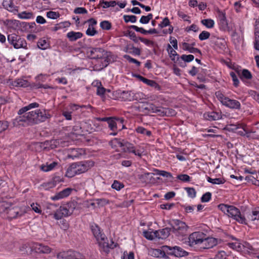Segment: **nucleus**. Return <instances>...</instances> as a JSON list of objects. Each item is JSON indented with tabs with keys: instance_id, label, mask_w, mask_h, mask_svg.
Here are the masks:
<instances>
[{
	"instance_id": "nucleus-1",
	"label": "nucleus",
	"mask_w": 259,
	"mask_h": 259,
	"mask_svg": "<svg viewBox=\"0 0 259 259\" xmlns=\"http://www.w3.org/2000/svg\"><path fill=\"white\" fill-rule=\"evenodd\" d=\"M39 104L37 103L34 102L21 108L18 112V114L20 116L15 119V123H20L21 122H24L28 125H33L45 121L47 119L50 118V114L47 113L45 110H41L40 109L29 112L21 116L29 110L37 108Z\"/></svg>"
},
{
	"instance_id": "nucleus-2",
	"label": "nucleus",
	"mask_w": 259,
	"mask_h": 259,
	"mask_svg": "<svg viewBox=\"0 0 259 259\" xmlns=\"http://www.w3.org/2000/svg\"><path fill=\"white\" fill-rule=\"evenodd\" d=\"M91 231L99 246L103 248H111L108 242V239L101 228L95 223L90 226Z\"/></svg>"
},
{
	"instance_id": "nucleus-3",
	"label": "nucleus",
	"mask_w": 259,
	"mask_h": 259,
	"mask_svg": "<svg viewBox=\"0 0 259 259\" xmlns=\"http://www.w3.org/2000/svg\"><path fill=\"white\" fill-rule=\"evenodd\" d=\"M25 249L27 253L32 252L49 253L51 252V248L47 245L37 242H31L23 245L22 247Z\"/></svg>"
},
{
	"instance_id": "nucleus-4",
	"label": "nucleus",
	"mask_w": 259,
	"mask_h": 259,
	"mask_svg": "<svg viewBox=\"0 0 259 259\" xmlns=\"http://www.w3.org/2000/svg\"><path fill=\"white\" fill-rule=\"evenodd\" d=\"M169 225L171 232L176 236H183L186 235L188 227L185 222L179 220H173Z\"/></svg>"
},
{
	"instance_id": "nucleus-5",
	"label": "nucleus",
	"mask_w": 259,
	"mask_h": 259,
	"mask_svg": "<svg viewBox=\"0 0 259 259\" xmlns=\"http://www.w3.org/2000/svg\"><path fill=\"white\" fill-rule=\"evenodd\" d=\"M7 40L8 42L16 49L20 48L28 49L25 39L15 33L8 34Z\"/></svg>"
},
{
	"instance_id": "nucleus-6",
	"label": "nucleus",
	"mask_w": 259,
	"mask_h": 259,
	"mask_svg": "<svg viewBox=\"0 0 259 259\" xmlns=\"http://www.w3.org/2000/svg\"><path fill=\"white\" fill-rule=\"evenodd\" d=\"M206 234L202 232H194L190 234L188 237V243L190 246L202 244L205 239Z\"/></svg>"
},
{
	"instance_id": "nucleus-7",
	"label": "nucleus",
	"mask_w": 259,
	"mask_h": 259,
	"mask_svg": "<svg viewBox=\"0 0 259 259\" xmlns=\"http://www.w3.org/2000/svg\"><path fill=\"white\" fill-rule=\"evenodd\" d=\"M164 249L166 254L180 257L187 255L188 253L183 249L181 247L177 246L170 247L165 245Z\"/></svg>"
},
{
	"instance_id": "nucleus-8",
	"label": "nucleus",
	"mask_w": 259,
	"mask_h": 259,
	"mask_svg": "<svg viewBox=\"0 0 259 259\" xmlns=\"http://www.w3.org/2000/svg\"><path fill=\"white\" fill-rule=\"evenodd\" d=\"M228 215L241 224H247L245 218L241 214L239 209L234 206L230 205Z\"/></svg>"
},
{
	"instance_id": "nucleus-9",
	"label": "nucleus",
	"mask_w": 259,
	"mask_h": 259,
	"mask_svg": "<svg viewBox=\"0 0 259 259\" xmlns=\"http://www.w3.org/2000/svg\"><path fill=\"white\" fill-rule=\"evenodd\" d=\"M76 166L78 174L87 171L94 165V162L91 160L74 162Z\"/></svg>"
},
{
	"instance_id": "nucleus-10",
	"label": "nucleus",
	"mask_w": 259,
	"mask_h": 259,
	"mask_svg": "<svg viewBox=\"0 0 259 259\" xmlns=\"http://www.w3.org/2000/svg\"><path fill=\"white\" fill-rule=\"evenodd\" d=\"M25 211L18 206H10L8 209L6 213L8 215V218L11 220L18 217H21L24 214Z\"/></svg>"
},
{
	"instance_id": "nucleus-11",
	"label": "nucleus",
	"mask_w": 259,
	"mask_h": 259,
	"mask_svg": "<svg viewBox=\"0 0 259 259\" xmlns=\"http://www.w3.org/2000/svg\"><path fill=\"white\" fill-rule=\"evenodd\" d=\"M84 106H79L77 104H70L62 112V115L67 120H71L72 119L71 113L73 111L77 110L79 107H84Z\"/></svg>"
},
{
	"instance_id": "nucleus-12",
	"label": "nucleus",
	"mask_w": 259,
	"mask_h": 259,
	"mask_svg": "<svg viewBox=\"0 0 259 259\" xmlns=\"http://www.w3.org/2000/svg\"><path fill=\"white\" fill-rule=\"evenodd\" d=\"M104 50L101 48H92L88 51V54L93 59H101L103 57Z\"/></svg>"
},
{
	"instance_id": "nucleus-13",
	"label": "nucleus",
	"mask_w": 259,
	"mask_h": 259,
	"mask_svg": "<svg viewBox=\"0 0 259 259\" xmlns=\"http://www.w3.org/2000/svg\"><path fill=\"white\" fill-rule=\"evenodd\" d=\"M154 174L151 172H146L142 175H139L138 178L143 183H154L157 180L153 177Z\"/></svg>"
},
{
	"instance_id": "nucleus-14",
	"label": "nucleus",
	"mask_w": 259,
	"mask_h": 259,
	"mask_svg": "<svg viewBox=\"0 0 259 259\" xmlns=\"http://www.w3.org/2000/svg\"><path fill=\"white\" fill-rule=\"evenodd\" d=\"M134 76L139 78L141 81H143L144 83L147 84V85L150 87L154 88L157 90H160L161 89V87L154 80L148 79L139 74H135Z\"/></svg>"
},
{
	"instance_id": "nucleus-15",
	"label": "nucleus",
	"mask_w": 259,
	"mask_h": 259,
	"mask_svg": "<svg viewBox=\"0 0 259 259\" xmlns=\"http://www.w3.org/2000/svg\"><path fill=\"white\" fill-rule=\"evenodd\" d=\"M170 231H171V228L168 227L155 231H154L155 236L159 239H166L169 236Z\"/></svg>"
},
{
	"instance_id": "nucleus-16",
	"label": "nucleus",
	"mask_w": 259,
	"mask_h": 259,
	"mask_svg": "<svg viewBox=\"0 0 259 259\" xmlns=\"http://www.w3.org/2000/svg\"><path fill=\"white\" fill-rule=\"evenodd\" d=\"M202 244H203V248L204 249L211 248L217 245L218 244L217 239L213 237H207L205 236L204 241Z\"/></svg>"
},
{
	"instance_id": "nucleus-17",
	"label": "nucleus",
	"mask_w": 259,
	"mask_h": 259,
	"mask_svg": "<svg viewBox=\"0 0 259 259\" xmlns=\"http://www.w3.org/2000/svg\"><path fill=\"white\" fill-rule=\"evenodd\" d=\"M224 105L232 109H239L240 108V103L236 100L230 99L228 97L225 99Z\"/></svg>"
},
{
	"instance_id": "nucleus-18",
	"label": "nucleus",
	"mask_w": 259,
	"mask_h": 259,
	"mask_svg": "<svg viewBox=\"0 0 259 259\" xmlns=\"http://www.w3.org/2000/svg\"><path fill=\"white\" fill-rule=\"evenodd\" d=\"M72 190V189L71 188H66L56 194L55 196L52 197V199L53 200H57L66 197L71 194Z\"/></svg>"
},
{
	"instance_id": "nucleus-19",
	"label": "nucleus",
	"mask_w": 259,
	"mask_h": 259,
	"mask_svg": "<svg viewBox=\"0 0 259 259\" xmlns=\"http://www.w3.org/2000/svg\"><path fill=\"white\" fill-rule=\"evenodd\" d=\"M3 7L8 11L14 12H18V7L16 6L12 0H4L2 3Z\"/></svg>"
},
{
	"instance_id": "nucleus-20",
	"label": "nucleus",
	"mask_w": 259,
	"mask_h": 259,
	"mask_svg": "<svg viewBox=\"0 0 259 259\" xmlns=\"http://www.w3.org/2000/svg\"><path fill=\"white\" fill-rule=\"evenodd\" d=\"M123 51L134 55L140 56L141 55V50L138 48L135 47L133 45H127L124 48Z\"/></svg>"
},
{
	"instance_id": "nucleus-21",
	"label": "nucleus",
	"mask_w": 259,
	"mask_h": 259,
	"mask_svg": "<svg viewBox=\"0 0 259 259\" xmlns=\"http://www.w3.org/2000/svg\"><path fill=\"white\" fill-rule=\"evenodd\" d=\"M76 175L78 174L77 171L76 166L74 162L67 169L65 176L68 178H72Z\"/></svg>"
},
{
	"instance_id": "nucleus-22",
	"label": "nucleus",
	"mask_w": 259,
	"mask_h": 259,
	"mask_svg": "<svg viewBox=\"0 0 259 259\" xmlns=\"http://www.w3.org/2000/svg\"><path fill=\"white\" fill-rule=\"evenodd\" d=\"M83 34L80 32L70 31L67 34V37L70 41H74L81 38Z\"/></svg>"
},
{
	"instance_id": "nucleus-23",
	"label": "nucleus",
	"mask_w": 259,
	"mask_h": 259,
	"mask_svg": "<svg viewBox=\"0 0 259 259\" xmlns=\"http://www.w3.org/2000/svg\"><path fill=\"white\" fill-rule=\"evenodd\" d=\"M132 94V91H122L120 93H119V97L123 101H132L133 99Z\"/></svg>"
},
{
	"instance_id": "nucleus-24",
	"label": "nucleus",
	"mask_w": 259,
	"mask_h": 259,
	"mask_svg": "<svg viewBox=\"0 0 259 259\" xmlns=\"http://www.w3.org/2000/svg\"><path fill=\"white\" fill-rule=\"evenodd\" d=\"M183 49L184 50L188 51L189 53H194V54L197 53L200 55L202 54L201 52L199 49L191 46L190 44H189L188 43L184 42L183 44Z\"/></svg>"
},
{
	"instance_id": "nucleus-25",
	"label": "nucleus",
	"mask_w": 259,
	"mask_h": 259,
	"mask_svg": "<svg viewBox=\"0 0 259 259\" xmlns=\"http://www.w3.org/2000/svg\"><path fill=\"white\" fill-rule=\"evenodd\" d=\"M240 79L243 80L244 79H251L252 78V75L251 72L247 69H244L242 70L241 73L238 72Z\"/></svg>"
},
{
	"instance_id": "nucleus-26",
	"label": "nucleus",
	"mask_w": 259,
	"mask_h": 259,
	"mask_svg": "<svg viewBox=\"0 0 259 259\" xmlns=\"http://www.w3.org/2000/svg\"><path fill=\"white\" fill-rule=\"evenodd\" d=\"M12 205V203L5 200L0 201V214L7 212L10 206Z\"/></svg>"
},
{
	"instance_id": "nucleus-27",
	"label": "nucleus",
	"mask_w": 259,
	"mask_h": 259,
	"mask_svg": "<svg viewBox=\"0 0 259 259\" xmlns=\"http://www.w3.org/2000/svg\"><path fill=\"white\" fill-rule=\"evenodd\" d=\"M101 59H104V61L106 63L105 67L107 66L110 62H111L113 61L112 53L105 50L103 54V57Z\"/></svg>"
},
{
	"instance_id": "nucleus-28",
	"label": "nucleus",
	"mask_w": 259,
	"mask_h": 259,
	"mask_svg": "<svg viewBox=\"0 0 259 259\" xmlns=\"http://www.w3.org/2000/svg\"><path fill=\"white\" fill-rule=\"evenodd\" d=\"M165 246H163L162 250L160 249H155L152 251L153 254L156 257H166V251H164Z\"/></svg>"
},
{
	"instance_id": "nucleus-29",
	"label": "nucleus",
	"mask_w": 259,
	"mask_h": 259,
	"mask_svg": "<svg viewBox=\"0 0 259 259\" xmlns=\"http://www.w3.org/2000/svg\"><path fill=\"white\" fill-rule=\"evenodd\" d=\"M167 51L168 52V54L169 57L171 60L174 62L176 61V57L179 58V55L177 54V53L172 49L170 45H168L167 46Z\"/></svg>"
},
{
	"instance_id": "nucleus-30",
	"label": "nucleus",
	"mask_w": 259,
	"mask_h": 259,
	"mask_svg": "<svg viewBox=\"0 0 259 259\" xmlns=\"http://www.w3.org/2000/svg\"><path fill=\"white\" fill-rule=\"evenodd\" d=\"M102 4H104L103 8L105 9V8H109L110 7H113L117 5V3L115 1L107 2V1H105L104 0H101L100 2V4H99V6H98V8H99L100 6Z\"/></svg>"
},
{
	"instance_id": "nucleus-31",
	"label": "nucleus",
	"mask_w": 259,
	"mask_h": 259,
	"mask_svg": "<svg viewBox=\"0 0 259 259\" xmlns=\"http://www.w3.org/2000/svg\"><path fill=\"white\" fill-rule=\"evenodd\" d=\"M12 85L15 87H25L28 85V81L23 79H18L13 82Z\"/></svg>"
},
{
	"instance_id": "nucleus-32",
	"label": "nucleus",
	"mask_w": 259,
	"mask_h": 259,
	"mask_svg": "<svg viewBox=\"0 0 259 259\" xmlns=\"http://www.w3.org/2000/svg\"><path fill=\"white\" fill-rule=\"evenodd\" d=\"M57 164L58 163L55 161L50 164L47 163L46 165L41 166V169L44 171H49L52 170Z\"/></svg>"
},
{
	"instance_id": "nucleus-33",
	"label": "nucleus",
	"mask_w": 259,
	"mask_h": 259,
	"mask_svg": "<svg viewBox=\"0 0 259 259\" xmlns=\"http://www.w3.org/2000/svg\"><path fill=\"white\" fill-rule=\"evenodd\" d=\"M207 117L209 120H217L221 118V114L219 112H211L207 114Z\"/></svg>"
},
{
	"instance_id": "nucleus-34",
	"label": "nucleus",
	"mask_w": 259,
	"mask_h": 259,
	"mask_svg": "<svg viewBox=\"0 0 259 259\" xmlns=\"http://www.w3.org/2000/svg\"><path fill=\"white\" fill-rule=\"evenodd\" d=\"M207 180L208 182L213 184H223L226 182L225 180L223 178L212 179L208 177Z\"/></svg>"
},
{
	"instance_id": "nucleus-35",
	"label": "nucleus",
	"mask_w": 259,
	"mask_h": 259,
	"mask_svg": "<svg viewBox=\"0 0 259 259\" xmlns=\"http://www.w3.org/2000/svg\"><path fill=\"white\" fill-rule=\"evenodd\" d=\"M136 131L137 133L146 135L148 137H150L152 135L151 132L148 130H147L145 128L142 126H138L136 128Z\"/></svg>"
},
{
	"instance_id": "nucleus-36",
	"label": "nucleus",
	"mask_w": 259,
	"mask_h": 259,
	"mask_svg": "<svg viewBox=\"0 0 259 259\" xmlns=\"http://www.w3.org/2000/svg\"><path fill=\"white\" fill-rule=\"evenodd\" d=\"M154 171L156 172V174L158 175L167 178H173L172 175L169 172H167L164 170H160L157 169H154Z\"/></svg>"
},
{
	"instance_id": "nucleus-37",
	"label": "nucleus",
	"mask_w": 259,
	"mask_h": 259,
	"mask_svg": "<svg viewBox=\"0 0 259 259\" xmlns=\"http://www.w3.org/2000/svg\"><path fill=\"white\" fill-rule=\"evenodd\" d=\"M135 147L133 144L126 141L125 142L124 148H122V150L125 152L132 153Z\"/></svg>"
},
{
	"instance_id": "nucleus-38",
	"label": "nucleus",
	"mask_w": 259,
	"mask_h": 259,
	"mask_svg": "<svg viewBox=\"0 0 259 259\" xmlns=\"http://www.w3.org/2000/svg\"><path fill=\"white\" fill-rule=\"evenodd\" d=\"M201 23L208 28H211L214 26V21L210 19H203L201 21Z\"/></svg>"
},
{
	"instance_id": "nucleus-39",
	"label": "nucleus",
	"mask_w": 259,
	"mask_h": 259,
	"mask_svg": "<svg viewBox=\"0 0 259 259\" xmlns=\"http://www.w3.org/2000/svg\"><path fill=\"white\" fill-rule=\"evenodd\" d=\"M115 118H117V117H111L108 122L109 127L113 131H116V120Z\"/></svg>"
},
{
	"instance_id": "nucleus-40",
	"label": "nucleus",
	"mask_w": 259,
	"mask_h": 259,
	"mask_svg": "<svg viewBox=\"0 0 259 259\" xmlns=\"http://www.w3.org/2000/svg\"><path fill=\"white\" fill-rule=\"evenodd\" d=\"M116 120V131H121L125 128V126L123 124L124 119L122 118H115Z\"/></svg>"
},
{
	"instance_id": "nucleus-41",
	"label": "nucleus",
	"mask_w": 259,
	"mask_h": 259,
	"mask_svg": "<svg viewBox=\"0 0 259 259\" xmlns=\"http://www.w3.org/2000/svg\"><path fill=\"white\" fill-rule=\"evenodd\" d=\"M100 27L103 30H109L111 28V23L107 20H104L100 23Z\"/></svg>"
},
{
	"instance_id": "nucleus-42",
	"label": "nucleus",
	"mask_w": 259,
	"mask_h": 259,
	"mask_svg": "<svg viewBox=\"0 0 259 259\" xmlns=\"http://www.w3.org/2000/svg\"><path fill=\"white\" fill-rule=\"evenodd\" d=\"M77 202L75 201H71L68 202L65 205L70 212L72 213L76 207Z\"/></svg>"
},
{
	"instance_id": "nucleus-43",
	"label": "nucleus",
	"mask_w": 259,
	"mask_h": 259,
	"mask_svg": "<svg viewBox=\"0 0 259 259\" xmlns=\"http://www.w3.org/2000/svg\"><path fill=\"white\" fill-rule=\"evenodd\" d=\"M59 12L54 11H49L47 13V17L52 19H56L60 17Z\"/></svg>"
},
{
	"instance_id": "nucleus-44",
	"label": "nucleus",
	"mask_w": 259,
	"mask_h": 259,
	"mask_svg": "<svg viewBox=\"0 0 259 259\" xmlns=\"http://www.w3.org/2000/svg\"><path fill=\"white\" fill-rule=\"evenodd\" d=\"M125 35L128 36L130 38L136 43H138L139 42V38L136 36V33L132 31L128 30L127 33L125 34Z\"/></svg>"
},
{
	"instance_id": "nucleus-45",
	"label": "nucleus",
	"mask_w": 259,
	"mask_h": 259,
	"mask_svg": "<svg viewBox=\"0 0 259 259\" xmlns=\"http://www.w3.org/2000/svg\"><path fill=\"white\" fill-rule=\"evenodd\" d=\"M123 19L126 23L128 22L135 23L137 21V17L135 15H124Z\"/></svg>"
},
{
	"instance_id": "nucleus-46",
	"label": "nucleus",
	"mask_w": 259,
	"mask_h": 259,
	"mask_svg": "<svg viewBox=\"0 0 259 259\" xmlns=\"http://www.w3.org/2000/svg\"><path fill=\"white\" fill-rule=\"evenodd\" d=\"M143 235L146 239L150 240H152L155 238H156V236H155L154 232H152L148 231H144L143 232Z\"/></svg>"
},
{
	"instance_id": "nucleus-47",
	"label": "nucleus",
	"mask_w": 259,
	"mask_h": 259,
	"mask_svg": "<svg viewBox=\"0 0 259 259\" xmlns=\"http://www.w3.org/2000/svg\"><path fill=\"white\" fill-rule=\"evenodd\" d=\"M57 223L59 225L60 228L64 230H67L69 226V223L65 220H62L59 222H58Z\"/></svg>"
},
{
	"instance_id": "nucleus-48",
	"label": "nucleus",
	"mask_w": 259,
	"mask_h": 259,
	"mask_svg": "<svg viewBox=\"0 0 259 259\" xmlns=\"http://www.w3.org/2000/svg\"><path fill=\"white\" fill-rule=\"evenodd\" d=\"M123 58L128 61L130 63H133L136 64L137 66H140L141 65V62L137 60L136 59L132 58L130 56L128 55H124L123 56Z\"/></svg>"
},
{
	"instance_id": "nucleus-49",
	"label": "nucleus",
	"mask_w": 259,
	"mask_h": 259,
	"mask_svg": "<svg viewBox=\"0 0 259 259\" xmlns=\"http://www.w3.org/2000/svg\"><path fill=\"white\" fill-rule=\"evenodd\" d=\"M111 187L114 189L119 191L121 188L124 187V185L122 183L115 180L112 184Z\"/></svg>"
},
{
	"instance_id": "nucleus-50",
	"label": "nucleus",
	"mask_w": 259,
	"mask_h": 259,
	"mask_svg": "<svg viewBox=\"0 0 259 259\" xmlns=\"http://www.w3.org/2000/svg\"><path fill=\"white\" fill-rule=\"evenodd\" d=\"M185 189L186 190V191L188 193V195L190 197H191L192 198L195 197L196 194V192L194 188L186 187L185 188Z\"/></svg>"
},
{
	"instance_id": "nucleus-51",
	"label": "nucleus",
	"mask_w": 259,
	"mask_h": 259,
	"mask_svg": "<svg viewBox=\"0 0 259 259\" xmlns=\"http://www.w3.org/2000/svg\"><path fill=\"white\" fill-rule=\"evenodd\" d=\"M215 96L224 105V101H226L228 97H225L224 94L221 91H218L215 92Z\"/></svg>"
},
{
	"instance_id": "nucleus-52",
	"label": "nucleus",
	"mask_w": 259,
	"mask_h": 259,
	"mask_svg": "<svg viewBox=\"0 0 259 259\" xmlns=\"http://www.w3.org/2000/svg\"><path fill=\"white\" fill-rule=\"evenodd\" d=\"M210 36V34L209 32L206 31H203L200 33L199 35V39L200 40H204L208 39Z\"/></svg>"
},
{
	"instance_id": "nucleus-53",
	"label": "nucleus",
	"mask_w": 259,
	"mask_h": 259,
	"mask_svg": "<svg viewBox=\"0 0 259 259\" xmlns=\"http://www.w3.org/2000/svg\"><path fill=\"white\" fill-rule=\"evenodd\" d=\"M211 198V193L210 192H206L205 194H204L201 198V201L202 202H208Z\"/></svg>"
},
{
	"instance_id": "nucleus-54",
	"label": "nucleus",
	"mask_w": 259,
	"mask_h": 259,
	"mask_svg": "<svg viewBox=\"0 0 259 259\" xmlns=\"http://www.w3.org/2000/svg\"><path fill=\"white\" fill-rule=\"evenodd\" d=\"M33 14L30 12H23L18 14V17L21 19H29L32 17Z\"/></svg>"
},
{
	"instance_id": "nucleus-55",
	"label": "nucleus",
	"mask_w": 259,
	"mask_h": 259,
	"mask_svg": "<svg viewBox=\"0 0 259 259\" xmlns=\"http://www.w3.org/2000/svg\"><path fill=\"white\" fill-rule=\"evenodd\" d=\"M37 47L41 50H45L47 49L48 46L47 41L46 40H43L41 39L37 42Z\"/></svg>"
},
{
	"instance_id": "nucleus-56",
	"label": "nucleus",
	"mask_w": 259,
	"mask_h": 259,
	"mask_svg": "<svg viewBox=\"0 0 259 259\" xmlns=\"http://www.w3.org/2000/svg\"><path fill=\"white\" fill-rule=\"evenodd\" d=\"M181 58L186 62H190L194 59V56L192 55H183L181 56Z\"/></svg>"
},
{
	"instance_id": "nucleus-57",
	"label": "nucleus",
	"mask_w": 259,
	"mask_h": 259,
	"mask_svg": "<svg viewBox=\"0 0 259 259\" xmlns=\"http://www.w3.org/2000/svg\"><path fill=\"white\" fill-rule=\"evenodd\" d=\"M230 205L221 204L218 205L219 209L224 213L228 214Z\"/></svg>"
},
{
	"instance_id": "nucleus-58",
	"label": "nucleus",
	"mask_w": 259,
	"mask_h": 259,
	"mask_svg": "<svg viewBox=\"0 0 259 259\" xmlns=\"http://www.w3.org/2000/svg\"><path fill=\"white\" fill-rule=\"evenodd\" d=\"M230 76H231L232 80L233 81V85L235 87H237L239 83V81L237 78V75L234 72H231L230 73Z\"/></svg>"
},
{
	"instance_id": "nucleus-59",
	"label": "nucleus",
	"mask_w": 259,
	"mask_h": 259,
	"mask_svg": "<svg viewBox=\"0 0 259 259\" xmlns=\"http://www.w3.org/2000/svg\"><path fill=\"white\" fill-rule=\"evenodd\" d=\"M130 28H133L137 32H141L142 34H148V30L144 29L143 28L138 27V26H137L136 25H131L130 26Z\"/></svg>"
},
{
	"instance_id": "nucleus-60",
	"label": "nucleus",
	"mask_w": 259,
	"mask_h": 259,
	"mask_svg": "<svg viewBox=\"0 0 259 259\" xmlns=\"http://www.w3.org/2000/svg\"><path fill=\"white\" fill-rule=\"evenodd\" d=\"M9 126V123L7 121L0 120V133L6 130Z\"/></svg>"
},
{
	"instance_id": "nucleus-61",
	"label": "nucleus",
	"mask_w": 259,
	"mask_h": 259,
	"mask_svg": "<svg viewBox=\"0 0 259 259\" xmlns=\"http://www.w3.org/2000/svg\"><path fill=\"white\" fill-rule=\"evenodd\" d=\"M143 96L144 95L142 93H134V92H133V94H132V101H139L142 99L143 98Z\"/></svg>"
},
{
	"instance_id": "nucleus-62",
	"label": "nucleus",
	"mask_w": 259,
	"mask_h": 259,
	"mask_svg": "<svg viewBox=\"0 0 259 259\" xmlns=\"http://www.w3.org/2000/svg\"><path fill=\"white\" fill-rule=\"evenodd\" d=\"M31 207L33 211H34L35 212L38 213H41V210L40 206L39 204H38L37 203H32L31 204Z\"/></svg>"
},
{
	"instance_id": "nucleus-63",
	"label": "nucleus",
	"mask_w": 259,
	"mask_h": 259,
	"mask_svg": "<svg viewBox=\"0 0 259 259\" xmlns=\"http://www.w3.org/2000/svg\"><path fill=\"white\" fill-rule=\"evenodd\" d=\"M252 221L259 220V210H255L252 211V215L249 218Z\"/></svg>"
},
{
	"instance_id": "nucleus-64",
	"label": "nucleus",
	"mask_w": 259,
	"mask_h": 259,
	"mask_svg": "<svg viewBox=\"0 0 259 259\" xmlns=\"http://www.w3.org/2000/svg\"><path fill=\"white\" fill-rule=\"evenodd\" d=\"M249 95L259 103V94L255 91L251 90L249 92Z\"/></svg>"
}]
</instances>
